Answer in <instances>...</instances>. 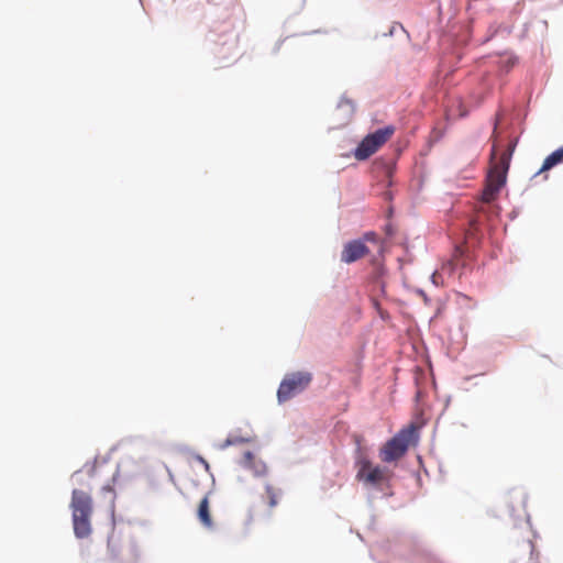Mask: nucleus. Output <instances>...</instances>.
<instances>
[{
	"label": "nucleus",
	"mask_w": 563,
	"mask_h": 563,
	"mask_svg": "<svg viewBox=\"0 0 563 563\" xmlns=\"http://www.w3.org/2000/svg\"><path fill=\"white\" fill-rule=\"evenodd\" d=\"M514 148L515 145H509L497 157L496 148L495 146L493 147L490 167L486 177L485 188L482 192V201L487 203L494 201L500 189L505 186Z\"/></svg>",
	"instance_id": "f257e3e1"
},
{
	"label": "nucleus",
	"mask_w": 563,
	"mask_h": 563,
	"mask_svg": "<svg viewBox=\"0 0 563 563\" xmlns=\"http://www.w3.org/2000/svg\"><path fill=\"white\" fill-rule=\"evenodd\" d=\"M70 509L74 533L78 539L88 538L91 532V516L93 512L92 498L84 489H74L71 493Z\"/></svg>",
	"instance_id": "f03ea898"
},
{
	"label": "nucleus",
	"mask_w": 563,
	"mask_h": 563,
	"mask_svg": "<svg viewBox=\"0 0 563 563\" xmlns=\"http://www.w3.org/2000/svg\"><path fill=\"white\" fill-rule=\"evenodd\" d=\"M418 440V428L411 423L401 429L390 440H388L379 451V456L383 462L390 463L402 457L409 445L416 443Z\"/></svg>",
	"instance_id": "7ed1b4c3"
},
{
	"label": "nucleus",
	"mask_w": 563,
	"mask_h": 563,
	"mask_svg": "<svg viewBox=\"0 0 563 563\" xmlns=\"http://www.w3.org/2000/svg\"><path fill=\"white\" fill-rule=\"evenodd\" d=\"M312 375L309 372H295L286 375L277 390L278 401H288L303 391L310 385Z\"/></svg>",
	"instance_id": "20e7f679"
},
{
	"label": "nucleus",
	"mask_w": 563,
	"mask_h": 563,
	"mask_svg": "<svg viewBox=\"0 0 563 563\" xmlns=\"http://www.w3.org/2000/svg\"><path fill=\"white\" fill-rule=\"evenodd\" d=\"M395 133L391 125L378 129L366 135L358 144L354 152V156L358 161H364L372 156L380 146H383Z\"/></svg>",
	"instance_id": "39448f33"
},
{
	"label": "nucleus",
	"mask_w": 563,
	"mask_h": 563,
	"mask_svg": "<svg viewBox=\"0 0 563 563\" xmlns=\"http://www.w3.org/2000/svg\"><path fill=\"white\" fill-rule=\"evenodd\" d=\"M356 467V479L365 485L379 486L388 478L387 471L378 465H373L366 456L361 455L357 459Z\"/></svg>",
	"instance_id": "423d86ee"
},
{
	"label": "nucleus",
	"mask_w": 563,
	"mask_h": 563,
	"mask_svg": "<svg viewBox=\"0 0 563 563\" xmlns=\"http://www.w3.org/2000/svg\"><path fill=\"white\" fill-rule=\"evenodd\" d=\"M368 247L361 240H354L346 243L341 253V261L351 264L364 257L368 253Z\"/></svg>",
	"instance_id": "0eeeda50"
},
{
	"label": "nucleus",
	"mask_w": 563,
	"mask_h": 563,
	"mask_svg": "<svg viewBox=\"0 0 563 563\" xmlns=\"http://www.w3.org/2000/svg\"><path fill=\"white\" fill-rule=\"evenodd\" d=\"M241 464L253 471L256 476L265 475L267 472L266 464L263 461L257 460L250 451L244 452Z\"/></svg>",
	"instance_id": "6e6552de"
},
{
	"label": "nucleus",
	"mask_w": 563,
	"mask_h": 563,
	"mask_svg": "<svg viewBox=\"0 0 563 563\" xmlns=\"http://www.w3.org/2000/svg\"><path fill=\"white\" fill-rule=\"evenodd\" d=\"M197 517L200 523L207 528L212 529L213 528V521L211 517L210 511V501H209V494H206L202 499L199 503L198 509H197Z\"/></svg>",
	"instance_id": "1a4fd4ad"
},
{
	"label": "nucleus",
	"mask_w": 563,
	"mask_h": 563,
	"mask_svg": "<svg viewBox=\"0 0 563 563\" xmlns=\"http://www.w3.org/2000/svg\"><path fill=\"white\" fill-rule=\"evenodd\" d=\"M97 472L98 467L96 465L85 466L84 470L75 472L73 477L80 486L90 488L89 479L93 478L97 475Z\"/></svg>",
	"instance_id": "9d476101"
},
{
	"label": "nucleus",
	"mask_w": 563,
	"mask_h": 563,
	"mask_svg": "<svg viewBox=\"0 0 563 563\" xmlns=\"http://www.w3.org/2000/svg\"><path fill=\"white\" fill-rule=\"evenodd\" d=\"M560 163H563V146L545 157L541 168L536 173V176L553 168L555 165Z\"/></svg>",
	"instance_id": "9b49d317"
},
{
	"label": "nucleus",
	"mask_w": 563,
	"mask_h": 563,
	"mask_svg": "<svg viewBox=\"0 0 563 563\" xmlns=\"http://www.w3.org/2000/svg\"><path fill=\"white\" fill-rule=\"evenodd\" d=\"M263 497L266 498L268 507L274 508L278 505V500L282 497V489L267 484L265 486V495Z\"/></svg>",
	"instance_id": "f8f14e48"
},
{
	"label": "nucleus",
	"mask_w": 563,
	"mask_h": 563,
	"mask_svg": "<svg viewBox=\"0 0 563 563\" xmlns=\"http://www.w3.org/2000/svg\"><path fill=\"white\" fill-rule=\"evenodd\" d=\"M254 440V435L252 433H246L245 435H236L230 434L225 441L220 445L221 449H227L230 445H236L241 443H249Z\"/></svg>",
	"instance_id": "ddd939ff"
},
{
	"label": "nucleus",
	"mask_w": 563,
	"mask_h": 563,
	"mask_svg": "<svg viewBox=\"0 0 563 563\" xmlns=\"http://www.w3.org/2000/svg\"><path fill=\"white\" fill-rule=\"evenodd\" d=\"M102 494H103V497H104L108 508L110 509V511L113 512L114 507H115V492H114V488L112 487V485H110V484L104 485L102 487Z\"/></svg>",
	"instance_id": "4468645a"
},
{
	"label": "nucleus",
	"mask_w": 563,
	"mask_h": 563,
	"mask_svg": "<svg viewBox=\"0 0 563 563\" xmlns=\"http://www.w3.org/2000/svg\"><path fill=\"white\" fill-rule=\"evenodd\" d=\"M197 459L201 463V465L205 466L206 470H209V464H208V462L203 457L198 456Z\"/></svg>",
	"instance_id": "2eb2a0df"
},
{
	"label": "nucleus",
	"mask_w": 563,
	"mask_h": 563,
	"mask_svg": "<svg viewBox=\"0 0 563 563\" xmlns=\"http://www.w3.org/2000/svg\"><path fill=\"white\" fill-rule=\"evenodd\" d=\"M375 238H376V234H375V233H373V232H369V233H366V234H365V239H366V240H372V241H374V240H375Z\"/></svg>",
	"instance_id": "dca6fc26"
}]
</instances>
